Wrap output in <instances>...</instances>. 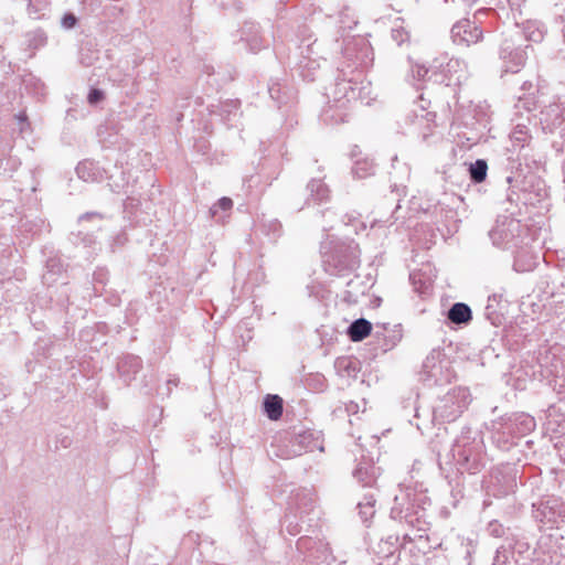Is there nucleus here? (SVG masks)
<instances>
[{"instance_id": "1", "label": "nucleus", "mask_w": 565, "mask_h": 565, "mask_svg": "<svg viewBox=\"0 0 565 565\" xmlns=\"http://www.w3.org/2000/svg\"><path fill=\"white\" fill-rule=\"evenodd\" d=\"M412 75L418 81H433L446 86H459L468 77L467 65L459 58L443 54L435 58L429 68L422 64L412 66Z\"/></svg>"}, {"instance_id": "2", "label": "nucleus", "mask_w": 565, "mask_h": 565, "mask_svg": "<svg viewBox=\"0 0 565 565\" xmlns=\"http://www.w3.org/2000/svg\"><path fill=\"white\" fill-rule=\"evenodd\" d=\"M470 393L467 387H456L440 398L434 408V418L443 422L456 420L468 407Z\"/></svg>"}, {"instance_id": "3", "label": "nucleus", "mask_w": 565, "mask_h": 565, "mask_svg": "<svg viewBox=\"0 0 565 565\" xmlns=\"http://www.w3.org/2000/svg\"><path fill=\"white\" fill-rule=\"evenodd\" d=\"M529 46H515L512 39H505L501 45L500 57L503 63L504 72L518 73L523 67L527 57Z\"/></svg>"}, {"instance_id": "4", "label": "nucleus", "mask_w": 565, "mask_h": 565, "mask_svg": "<svg viewBox=\"0 0 565 565\" xmlns=\"http://www.w3.org/2000/svg\"><path fill=\"white\" fill-rule=\"evenodd\" d=\"M481 31L475 23L465 19L454 24L451 29V39L457 44L470 45L481 39Z\"/></svg>"}, {"instance_id": "5", "label": "nucleus", "mask_w": 565, "mask_h": 565, "mask_svg": "<svg viewBox=\"0 0 565 565\" xmlns=\"http://www.w3.org/2000/svg\"><path fill=\"white\" fill-rule=\"evenodd\" d=\"M503 433L513 436L525 435L534 429L535 420L527 414H513L504 419Z\"/></svg>"}, {"instance_id": "6", "label": "nucleus", "mask_w": 565, "mask_h": 565, "mask_svg": "<svg viewBox=\"0 0 565 565\" xmlns=\"http://www.w3.org/2000/svg\"><path fill=\"white\" fill-rule=\"evenodd\" d=\"M541 124L543 129L554 131L565 129V108L558 104H552L541 111Z\"/></svg>"}, {"instance_id": "7", "label": "nucleus", "mask_w": 565, "mask_h": 565, "mask_svg": "<svg viewBox=\"0 0 565 565\" xmlns=\"http://www.w3.org/2000/svg\"><path fill=\"white\" fill-rule=\"evenodd\" d=\"M321 253L323 257H327V263H333L335 267H340V270L345 268H352L356 264V256L353 254V252H351L350 254H344V247L342 245L338 246L334 253H331L328 245L323 243L321 245Z\"/></svg>"}, {"instance_id": "8", "label": "nucleus", "mask_w": 565, "mask_h": 565, "mask_svg": "<svg viewBox=\"0 0 565 565\" xmlns=\"http://www.w3.org/2000/svg\"><path fill=\"white\" fill-rule=\"evenodd\" d=\"M299 550L309 552V557H312L317 563H328L331 558V553L328 543L322 541L313 542L309 537H301L297 542Z\"/></svg>"}, {"instance_id": "9", "label": "nucleus", "mask_w": 565, "mask_h": 565, "mask_svg": "<svg viewBox=\"0 0 565 565\" xmlns=\"http://www.w3.org/2000/svg\"><path fill=\"white\" fill-rule=\"evenodd\" d=\"M315 507L313 494L308 490L297 492L291 502V509L295 513L307 514L312 511Z\"/></svg>"}, {"instance_id": "10", "label": "nucleus", "mask_w": 565, "mask_h": 565, "mask_svg": "<svg viewBox=\"0 0 565 565\" xmlns=\"http://www.w3.org/2000/svg\"><path fill=\"white\" fill-rule=\"evenodd\" d=\"M333 97L337 106L341 108L344 107L345 105V103L342 99L350 102L352 99H355L358 97V94L355 92V88L352 87L351 82L343 79L335 84Z\"/></svg>"}, {"instance_id": "11", "label": "nucleus", "mask_w": 565, "mask_h": 565, "mask_svg": "<svg viewBox=\"0 0 565 565\" xmlns=\"http://www.w3.org/2000/svg\"><path fill=\"white\" fill-rule=\"evenodd\" d=\"M379 475V468L372 463H361L353 472L354 478L363 486L371 487Z\"/></svg>"}, {"instance_id": "12", "label": "nucleus", "mask_w": 565, "mask_h": 565, "mask_svg": "<svg viewBox=\"0 0 565 565\" xmlns=\"http://www.w3.org/2000/svg\"><path fill=\"white\" fill-rule=\"evenodd\" d=\"M372 331V324L364 318H360L353 321L348 328L349 338L354 341H362L365 339Z\"/></svg>"}, {"instance_id": "13", "label": "nucleus", "mask_w": 565, "mask_h": 565, "mask_svg": "<svg viewBox=\"0 0 565 565\" xmlns=\"http://www.w3.org/2000/svg\"><path fill=\"white\" fill-rule=\"evenodd\" d=\"M448 319L456 324L468 323L472 319L471 309L463 302H457L449 309Z\"/></svg>"}, {"instance_id": "14", "label": "nucleus", "mask_w": 565, "mask_h": 565, "mask_svg": "<svg viewBox=\"0 0 565 565\" xmlns=\"http://www.w3.org/2000/svg\"><path fill=\"white\" fill-rule=\"evenodd\" d=\"M76 173L84 181H97L102 177V172L97 163L85 160L77 164Z\"/></svg>"}, {"instance_id": "15", "label": "nucleus", "mask_w": 565, "mask_h": 565, "mask_svg": "<svg viewBox=\"0 0 565 565\" xmlns=\"http://www.w3.org/2000/svg\"><path fill=\"white\" fill-rule=\"evenodd\" d=\"M454 456L457 458V461L462 466L463 469L469 471H475L478 469V454L471 451V449H462L458 447L455 450Z\"/></svg>"}, {"instance_id": "16", "label": "nucleus", "mask_w": 565, "mask_h": 565, "mask_svg": "<svg viewBox=\"0 0 565 565\" xmlns=\"http://www.w3.org/2000/svg\"><path fill=\"white\" fill-rule=\"evenodd\" d=\"M264 408L270 419L277 420L282 415V401L277 395H267L264 401Z\"/></svg>"}, {"instance_id": "17", "label": "nucleus", "mask_w": 565, "mask_h": 565, "mask_svg": "<svg viewBox=\"0 0 565 565\" xmlns=\"http://www.w3.org/2000/svg\"><path fill=\"white\" fill-rule=\"evenodd\" d=\"M311 199L317 203H323L329 199V189L322 180L313 179L308 184Z\"/></svg>"}, {"instance_id": "18", "label": "nucleus", "mask_w": 565, "mask_h": 565, "mask_svg": "<svg viewBox=\"0 0 565 565\" xmlns=\"http://www.w3.org/2000/svg\"><path fill=\"white\" fill-rule=\"evenodd\" d=\"M524 36L532 42H541L544 38L545 30L539 21H526L523 26Z\"/></svg>"}, {"instance_id": "19", "label": "nucleus", "mask_w": 565, "mask_h": 565, "mask_svg": "<svg viewBox=\"0 0 565 565\" xmlns=\"http://www.w3.org/2000/svg\"><path fill=\"white\" fill-rule=\"evenodd\" d=\"M530 138L529 128L524 125H518L510 135V140L514 150L524 148Z\"/></svg>"}, {"instance_id": "20", "label": "nucleus", "mask_w": 565, "mask_h": 565, "mask_svg": "<svg viewBox=\"0 0 565 565\" xmlns=\"http://www.w3.org/2000/svg\"><path fill=\"white\" fill-rule=\"evenodd\" d=\"M140 367V360L136 356H128L118 364V371L125 381L131 379L130 373H136Z\"/></svg>"}, {"instance_id": "21", "label": "nucleus", "mask_w": 565, "mask_h": 565, "mask_svg": "<svg viewBox=\"0 0 565 565\" xmlns=\"http://www.w3.org/2000/svg\"><path fill=\"white\" fill-rule=\"evenodd\" d=\"M374 168L375 166L372 160L364 159L354 163L352 172L355 178L363 179L372 174L374 172Z\"/></svg>"}, {"instance_id": "22", "label": "nucleus", "mask_w": 565, "mask_h": 565, "mask_svg": "<svg viewBox=\"0 0 565 565\" xmlns=\"http://www.w3.org/2000/svg\"><path fill=\"white\" fill-rule=\"evenodd\" d=\"M488 166L484 160H477L475 163L470 166V177L471 179L479 183L482 182L487 177Z\"/></svg>"}, {"instance_id": "23", "label": "nucleus", "mask_w": 565, "mask_h": 565, "mask_svg": "<svg viewBox=\"0 0 565 565\" xmlns=\"http://www.w3.org/2000/svg\"><path fill=\"white\" fill-rule=\"evenodd\" d=\"M233 206V201L230 199V198H222L217 201L216 204H214L212 207H211V213L212 215H216L217 214V210H223V211H228L231 210Z\"/></svg>"}, {"instance_id": "24", "label": "nucleus", "mask_w": 565, "mask_h": 565, "mask_svg": "<svg viewBox=\"0 0 565 565\" xmlns=\"http://www.w3.org/2000/svg\"><path fill=\"white\" fill-rule=\"evenodd\" d=\"M393 40L401 45L408 40V33L403 28H396L392 30Z\"/></svg>"}, {"instance_id": "25", "label": "nucleus", "mask_w": 565, "mask_h": 565, "mask_svg": "<svg viewBox=\"0 0 565 565\" xmlns=\"http://www.w3.org/2000/svg\"><path fill=\"white\" fill-rule=\"evenodd\" d=\"M103 98V93L99 89H92L88 94V102L96 104Z\"/></svg>"}, {"instance_id": "26", "label": "nucleus", "mask_w": 565, "mask_h": 565, "mask_svg": "<svg viewBox=\"0 0 565 565\" xmlns=\"http://www.w3.org/2000/svg\"><path fill=\"white\" fill-rule=\"evenodd\" d=\"M75 23H76V18L73 14H65L62 20V24L66 29L73 28L75 25Z\"/></svg>"}, {"instance_id": "27", "label": "nucleus", "mask_w": 565, "mask_h": 565, "mask_svg": "<svg viewBox=\"0 0 565 565\" xmlns=\"http://www.w3.org/2000/svg\"><path fill=\"white\" fill-rule=\"evenodd\" d=\"M365 501L362 502L364 504V509L367 508V510H370V515H374V504H375V499L373 498V495H369V497H365L364 499Z\"/></svg>"}, {"instance_id": "28", "label": "nucleus", "mask_w": 565, "mask_h": 565, "mask_svg": "<svg viewBox=\"0 0 565 565\" xmlns=\"http://www.w3.org/2000/svg\"><path fill=\"white\" fill-rule=\"evenodd\" d=\"M107 277V271L104 269H98L94 273V281L104 284Z\"/></svg>"}, {"instance_id": "29", "label": "nucleus", "mask_w": 565, "mask_h": 565, "mask_svg": "<svg viewBox=\"0 0 565 565\" xmlns=\"http://www.w3.org/2000/svg\"><path fill=\"white\" fill-rule=\"evenodd\" d=\"M360 514L364 522L369 521L373 515H370V510L367 508L364 509L363 503H359Z\"/></svg>"}, {"instance_id": "30", "label": "nucleus", "mask_w": 565, "mask_h": 565, "mask_svg": "<svg viewBox=\"0 0 565 565\" xmlns=\"http://www.w3.org/2000/svg\"><path fill=\"white\" fill-rule=\"evenodd\" d=\"M382 228H384V225H383L381 222H376V221H375V222H374V223H372V225H371V230H372V231H375V230H382Z\"/></svg>"}, {"instance_id": "31", "label": "nucleus", "mask_w": 565, "mask_h": 565, "mask_svg": "<svg viewBox=\"0 0 565 565\" xmlns=\"http://www.w3.org/2000/svg\"><path fill=\"white\" fill-rule=\"evenodd\" d=\"M93 216H96V214H94V213H92V214H85V215L81 216V218H79V220H81V221H83V220H84V218H86V217H93Z\"/></svg>"}, {"instance_id": "32", "label": "nucleus", "mask_w": 565, "mask_h": 565, "mask_svg": "<svg viewBox=\"0 0 565 565\" xmlns=\"http://www.w3.org/2000/svg\"><path fill=\"white\" fill-rule=\"evenodd\" d=\"M467 6H471L472 3H475L477 0H462Z\"/></svg>"}, {"instance_id": "33", "label": "nucleus", "mask_w": 565, "mask_h": 565, "mask_svg": "<svg viewBox=\"0 0 565 565\" xmlns=\"http://www.w3.org/2000/svg\"><path fill=\"white\" fill-rule=\"evenodd\" d=\"M18 119H19L21 122H23V124H24V121H25V118H24V116H22V115H19V116H18Z\"/></svg>"}, {"instance_id": "34", "label": "nucleus", "mask_w": 565, "mask_h": 565, "mask_svg": "<svg viewBox=\"0 0 565 565\" xmlns=\"http://www.w3.org/2000/svg\"><path fill=\"white\" fill-rule=\"evenodd\" d=\"M511 4V7L519 6V3L514 2L513 0H508Z\"/></svg>"}, {"instance_id": "35", "label": "nucleus", "mask_w": 565, "mask_h": 565, "mask_svg": "<svg viewBox=\"0 0 565 565\" xmlns=\"http://www.w3.org/2000/svg\"><path fill=\"white\" fill-rule=\"evenodd\" d=\"M326 116L328 117V111H326ZM330 119H333V121H337L338 119L334 118L333 116H329Z\"/></svg>"}, {"instance_id": "36", "label": "nucleus", "mask_w": 565, "mask_h": 565, "mask_svg": "<svg viewBox=\"0 0 565 565\" xmlns=\"http://www.w3.org/2000/svg\"><path fill=\"white\" fill-rule=\"evenodd\" d=\"M326 116L328 117V111H326ZM330 119H333V121H337L338 119L334 118L333 116H329Z\"/></svg>"}]
</instances>
